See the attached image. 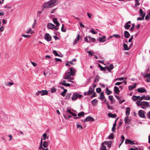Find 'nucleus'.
I'll use <instances>...</instances> for the list:
<instances>
[{"mask_svg": "<svg viewBox=\"0 0 150 150\" xmlns=\"http://www.w3.org/2000/svg\"><path fill=\"white\" fill-rule=\"evenodd\" d=\"M91 32L93 34H97L98 33L97 32H95L93 29H91L90 30Z\"/></svg>", "mask_w": 150, "mask_h": 150, "instance_id": "obj_49", "label": "nucleus"}, {"mask_svg": "<svg viewBox=\"0 0 150 150\" xmlns=\"http://www.w3.org/2000/svg\"><path fill=\"white\" fill-rule=\"evenodd\" d=\"M47 134L46 133H45L42 135V138L44 140H45L46 139L47 137Z\"/></svg>", "mask_w": 150, "mask_h": 150, "instance_id": "obj_45", "label": "nucleus"}, {"mask_svg": "<svg viewBox=\"0 0 150 150\" xmlns=\"http://www.w3.org/2000/svg\"><path fill=\"white\" fill-rule=\"evenodd\" d=\"M125 143L126 144H129L131 145L132 144H135V143H134V142L133 141H131L129 139H127L125 141Z\"/></svg>", "mask_w": 150, "mask_h": 150, "instance_id": "obj_18", "label": "nucleus"}, {"mask_svg": "<svg viewBox=\"0 0 150 150\" xmlns=\"http://www.w3.org/2000/svg\"><path fill=\"white\" fill-rule=\"evenodd\" d=\"M146 78V81L148 82H150V74H146L144 76Z\"/></svg>", "mask_w": 150, "mask_h": 150, "instance_id": "obj_17", "label": "nucleus"}, {"mask_svg": "<svg viewBox=\"0 0 150 150\" xmlns=\"http://www.w3.org/2000/svg\"><path fill=\"white\" fill-rule=\"evenodd\" d=\"M48 94V92L47 90H42L40 91V94L41 96H43L45 95H47Z\"/></svg>", "mask_w": 150, "mask_h": 150, "instance_id": "obj_20", "label": "nucleus"}, {"mask_svg": "<svg viewBox=\"0 0 150 150\" xmlns=\"http://www.w3.org/2000/svg\"><path fill=\"white\" fill-rule=\"evenodd\" d=\"M53 54L56 56H59V54L57 52V51L56 50H54L53 51Z\"/></svg>", "mask_w": 150, "mask_h": 150, "instance_id": "obj_50", "label": "nucleus"}, {"mask_svg": "<svg viewBox=\"0 0 150 150\" xmlns=\"http://www.w3.org/2000/svg\"><path fill=\"white\" fill-rule=\"evenodd\" d=\"M136 103L138 106H141L142 105V102H141L140 101L138 100L136 102Z\"/></svg>", "mask_w": 150, "mask_h": 150, "instance_id": "obj_46", "label": "nucleus"}, {"mask_svg": "<svg viewBox=\"0 0 150 150\" xmlns=\"http://www.w3.org/2000/svg\"><path fill=\"white\" fill-rule=\"evenodd\" d=\"M101 89L100 88H98L96 89V91L97 93H99L101 91Z\"/></svg>", "mask_w": 150, "mask_h": 150, "instance_id": "obj_53", "label": "nucleus"}, {"mask_svg": "<svg viewBox=\"0 0 150 150\" xmlns=\"http://www.w3.org/2000/svg\"><path fill=\"white\" fill-rule=\"evenodd\" d=\"M136 85L137 83H135L132 86H129L128 88L130 90H132L133 89L136 87Z\"/></svg>", "mask_w": 150, "mask_h": 150, "instance_id": "obj_27", "label": "nucleus"}, {"mask_svg": "<svg viewBox=\"0 0 150 150\" xmlns=\"http://www.w3.org/2000/svg\"><path fill=\"white\" fill-rule=\"evenodd\" d=\"M132 100L134 101H135L138 100L137 98L136 97V96H133L132 97Z\"/></svg>", "mask_w": 150, "mask_h": 150, "instance_id": "obj_54", "label": "nucleus"}, {"mask_svg": "<svg viewBox=\"0 0 150 150\" xmlns=\"http://www.w3.org/2000/svg\"><path fill=\"white\" fill-rule=\"evenodd\" d=\"M149 106V103L148 102L146 101H142L141 108L143 109H145L146 108Z\"/></svg>", "mask_w": 150, "mask_h": 150, "instance_id": "obj_4", "label": "nucleus"}, {"mask_svg": "<svg viewBox=\"0 0 150 150\" xmlns=\"http://www.w3.org/2000/svg\"><path fill=\"white\" fill-rule=\"evenodd\" d=\"M98 66L100 67V69L101 71H105V67H102L99 64Z\"/></svg>", "mask_w": 150, "mask_h": 150, "instance_id": "obj_48", "label": "nucleus"}, {"mask_svg": "<svg viewBox=\"0 0 150 150\" xmlns=\"http://www.w3.org/2000/svg\"><path fill=\"white\" fill-rule=\"evenodd\" d=\"M71 95V93H70L69 94H68L66 96L65 98L67 99H69Z\"/></svg>", "mask_w": 150, "mask_h": 150, "instance_id": "obj_56", "label": "nucleus"}, {"mask_svg": "<svg viewBox=\"0 0 150 150\" xmlns=\"http://www.w3.org/2000/svg\"><path fill=\"white\" fill-rule=\"evenodd\" d=\"M76 59L74 58V59H73V60H72L70 61L69 62V63L70 64H72V65H74L75 64L74 63H73V62H76Z\"/></svg>", "mask_w": 150, "mask_h": 150, "instance_id": "obj_39", "label": "nucleus"}, {"mask_svg": "<svg viewBox=\"0 0 150 150\" xmlns=\"http://www.w3.org/2000/svg\"><path fill=\"white\" fill-rule=\"evenodd\" d=\"M53 21L54 23L56 24L57 25H60L57 19L56 18H53Z\"/></svg>", "mask_w": 150, "mask_h": 150, "instance_id": "obj_25", "label": "nucleus"}, {"mask_svg": "<svg viewBox=\"0 0 150 150\" xmlns=\"http://www.w3.org/2000/svg\"><path fill=\"white\" fill-rule=\"evenodd\" d=\"M106 104L108 108V109L112 110V107L110 106V105H109V104H108V103L107 102H106Z\"/></svg>", "mask_w": 150, "mask_h": 150, "instance_id": "obj_58", "label": "nucleus"}, {"mask_svg": "<svg viewBox=\"0 0 150 150\" xmlns=\"http://www.w3.org/2000/svg\"><path fill=\"white\" fill-rule=\"evenodd\" d=\"M112 142L110 141H105L104 142V144H105V145L107 146L109 149L111 147V146Z\"/></svg>", "mask_w": 150, "mask_h": 150, "instance_id": "obj_10", "label": "nucleus"}, {"mask_svg": "<svg viewBox=\"0 0 150 150\" xmlns=\"http://www.w3.org/2000/svg\"><path fill=\"white\" fill-rule=\"evenodd\" d=\"M130 109L129 107H127L126 110V116L128 117L130 114Z\"/></svg>", "mask_w": 150, "mask_h": 150, "instance_id": "obj_23", "label": "nucleus"}, {"mask_svg": "<svg viewBox=\"0 0 150 150\" xmlns=\"http://www.w3.org/2000/svg\"><path fill=\"white\" fill-rule=\"evenodd\" d=\"M79 34H78V35L77 36L76 39L74 41V44H75L76 42V41H79Z\"/></svg>", "mask_w": 150, "mask_h": 150, "instance_id": "obj_43", "label": "nucleus"}, {"mask_svg": "<svg viewBox=\"0 0 150 150\" xmlns=\"http://www.w3.org/2000/svg\"><path fill=\"white\" fill-rule=\"evenodd\" d=\"M93 88H92V87H90L89 89L87 92L89 95H90L92 94L94 91Z\"/></svg>", "mask_w": 150, "mask_h": 150, "instance_id": "obj_26", "label": "nucleus"}, {"mask_svg": "<svg viewBox=\"0 0 150 150\" xmlns=\"http://www.w3.org/2000/svg\"><path fill=\"white\" fill-rule=\"evenodd\" d=\"M131 23V21H129L125 23L124 27L126 29V30L128 29H129V28L130 27L131 25H130L129 24V23Z\"/></svg>", "mask_w": 150, "mask_h": 150, "instance_id": "obj_15", "label": "nucleus"}, {"mask_svg": "<svg viewBox=\"0 0 150 150\" xmlns=\"http://www.w3.org/2000/svg\"><path fill=\"white\" fill-rule=\"evenodd\" d=\"M76 127L77 128L79 129V130H81L83 128L81 126L80 124L77 122L76 123Z\"/></svg>", "mask_w": 150, "mask_h": 150, "instance_id": "obj_36", "label": "nucleus"}, {"mask_svg": "<svg viewBox=\"0 0 150 150\" xmlns=\"http://www.w3.org/2000/svg\"><path fill=\"white\" fill-rule=\"evenodd\" d=\"M38 150H49L48 148H44L42 146H40Z\"/></svg>", "mask_w": 150, "mask_h": 150, "instance_id": "obj_44", "label": "nucleus"}, {"mask_svg": "<svg viewBox=\"0 0 150 150\" xmlns=\"http://www.w3.org/2000/svg\"><path fill=\"white\" fill-rule=\"evenodd\" d=\"M105 36H103L101 37H99L98 39V40L100 42H104L106 40L105 39Z\"/></svg>", "mask_w": 150, "mask_h": 150, "instance_id": "obj_14", "label": "nucleus"}, {"mask_svg": "<svg viewBox=\"0 0 150 150\" xmlns=\"http://www.w3.org/2000/svg\"><path fill=\"white\" fill-rule=\"evenodd\" d=\"M94 121V119L91 117L90 116H88L84 120H83V122H88L89 121Z\"/></svg>", "mask_w": 150, "mask_h": 150, "instance_id": "obj_9", "label": "nucleus"}, {"mask_svg": "<svg viewBox=\"0 0 150 150\" xmlns=\"http://www.w3.org/2000/svg\"><path fill=\"white\" fill-rule=\"evenodd\" d=\"M87 52L88 53L89 55L93 56L95 54V52L93 51L91 52L90 51H88Z\"/></svg>", "mask_w": 150, "mask_h": 150, "instance_id": "obj_38", "label": "nucleus"}, {"mask_svg": "<svg viewBox=\"0 0 150 150\" xmlns=\"http://www.w3.org/2000/svg\"><path fill=\"white\" fill-rule=\"evenodd\" d=\"M22 36L24 38H29L30 37V35H28L25 34H23L22 35Z\"/></svg>", "mask_w": 150, "mask_h": 150, "instance_id": "obj_47", "label": "nucleus"}, {"mask_svg": "<svg viewBox=\"0 0 150 150\" xmlns=\"http://www.w3.org/2000/svg\"><path fill=\"white\" fill-rule=\"evenodd\" d=\"M106 93L107 95H109L111 93V92L109 90L108 87L106 88Z\"/></svg>", "mask_w": 150, "mask_h": 150, "instance_id": "obj_37", "label": "nucleus"}, {"mask_svg": "<svg viewBox=\"0 0 150 150\" xmlns=\"http://www.w3.org/2000/svg\"><path fill=\"white\" fill-rule=\"evenodd\" d=\"M132 45V43L130 45H129L130 47H128V45L127 44H126L125 43H124L123 44V47H124V49L126 50H129V49L131 48V47Z\"/></svg>", "mask_w": 150, "mask_h": 150, "instance_id": "obj_12", "label": "nucleus"}, {"mask_svg": "<svg viewBox=\"0 0 150 150\" xmlns=\"http://www.w3.org/2000/svg\"><path fill=\"white\" fill-rule=\"evenodd\" d=\"M71 76H72V75H71V72H68L65 73L63 79H70Z\"/></svg>", "mask_w": 150, "mask_h": 150, "instance_id": "obj_6", "label": "nucleus"}, {"mask_svg": "<svg viewBox=\"0 0 150 150\" xmlns=\"http://www.w3.org/2000/svg\"><path fill=\"white\" fill-rule=\"evenodd\" d=\"M112 36L116 38H120V36L118 34H114Z\"/></svg>", "mask_w": 150, "mask_h": 150, "instance_id": "obj_52", "label": "nucleus"}, {"mask_svg": "<svg viewBox=\"0 0 150 150\" xmlns=\"http://www.w3.org/2000/svg\"><path fill=\"white\" fill-rule=\"evenodd\" d=\"M138 114L139 116L141 118H144L145 117V112L143 110H139Z\"/></svg>", "mask_w": 150, "mask_h": 150, "instance_id": "obj_8", "label": "nucleus"}, {"mask_svg": "<svg viewBox=\"0 0 150 150\" xmlns=\"http://www.w3.org/2000/svg\"><path fill=\"white\" fill-rule=\"evenodd\" d=\"M58 1V0H50L44 4V8H51L54 7L57 3Z\"/></svg>", "mask_w": 150, "mask_h": 150, "instance_id": "obj_1", "label": "nucleus"}, {"mask_svg": "<svg viewBox=\"0 0 150 150\" xmlns=\"http://www.w3.org/2000/svg\"><path fill=\"white\" fill-rule=\"evenodd\" d=\"M145 18L146 20H147L150 18V11L149 12V13L146 15Z\"/></svg>", "mask_w": 150, "mask_h": 150, "instance_id": "obj_41", "label": "nucleus"}, {"mask_svg": "<svg viewBox=\"0 0 150 150\" xmlns=\"http://www.w3.org/2000/svg\"><path fill=\"white\" fill-rule=\"evenodd\" d=\"M100 149L101 150H106V146L105 144H104V142L102 143L100 147Z\"/></svg>", "mask_w": 150, "mask_h": 150, "instance_id": "obj_22", "label": "nucleus"}, {"mask_svg": "<svg viewBox=\"0 0 150 150\" xmlns=\"http://www.w3.org/2000/svg\"><path fill=\"white\" fill-rule=\"evenodd\" d=\"M130 120L128 119V117L126 116L125 119V122L126 123L129 124L130 123Z\"/></svg>", "mask_w": 150, "mask_h": 150, "instance_id": "obj_32", "label": "nucleus"}, {"mask_svg": "<svg viewBox=\"0 0 150 150\" xmlns=\"http://www.w3.org/2000/svg\"><path fill=\"white\" fill-rule=\"evenodd\" d=\"M114 93L117 94H118L120 93V90L119 88L117 86H115L114 87Z\"/></svg>", "mask_w": 150, "mask_h": 150, "instance_id": "obj_19", "label": "nucleus"}, {"mask_svg": "<svg viewBox=\"0 0 150 150\" xmlns=\"http://www.w3.org/2000/svg\"><path fill=\"white\" fill-rule=\"evenodd\" d=\"M140 99L141 100H142L143 99H144V100H146V99H147V98H146V96H145V95H144L140 97Z\"/></svg>", "mask_w": 150, "mask_h": 150, "instance_id": "obj_51", "label": "nucleus"}, {"mask_svg": "<svg viewBox=\"0 0 150 150\" xmlns=\"http://www.w3.org/2000/svg\"><path fill=\"white\" fill-rule=\"evenodd\" d=\"M124 34L125 37L126 38H128L130 35V34L127 31H125L124 32Z\"/></svg>", "mask_w": 150, "mask_h": 150, "instance_id": "obj_29", "label": "nucleus"}, {"mask_svg": "<svg viewBox=\"0 0 150 150\" xmlns=\"http://www.w3.org/2000/svg\"><path fill=\"white\" fill-rule=\"evenodd\" d=\"M84 115V112L82 111L80 112L78 114V116L79 117L83 116Z\"/></svg>", "mask_w": 150, "mask_h": 150, "instance_id": "obj_42", "label": "nucleus"}, {"mask_svg": "<svg viewBox=\"0 0 150 150\" xmlns=\"http://www.w3.org/2000/svg\"><path fill=\"white\" fill-rule=\"evenodd\" d=\"M66 81L62 79L61 81L60 84L63 85V84H65Z\"/></svg>", "mask_w": 150, "mask_h": 150, "instance_id": "obj_57", "label": "nucleus"}, {"mask_svg": "<svg viewBox=\"0 0 150 150\" xmlns=\"http://www.w3.org/2000/svg\"><path fill=\"white\" fill-rule=\"evenodd\" d=\"M140 14L139 16L142 17V18L144 19L145 16L146 15V13L142 11V9L140 8L139 10Z\"/></svg>", "mask_w": 150, "mask_h": 150, "instance_id": "obj_13", "label": "nucleus"}, {"mask_svg": "<svg viewBox=\"0 0 150 150\" xmlns=\"http://www.w3.org/2000/svg\"><path fill=\"white\" fill-rule=\"evenodd\" d=\"M100 97H99V99L103 100L105 98V96L104 95V92H101L100 94Z\"/></svg>", "mask_w": 150, "mask_h": 150, "instance_id": "obj_28", "label": "nucleus"}, {"mask_svg": "<svg viewBox=\"0 0 150 150\" xmlns=\"http://www.w3.org/2000/svg\"><path fill=\"white\" fill-rule=\"evenodd\" d=\"M113 65L112 64H109L107 67V70L109 71H111V70L113 69Z\"/></svg>", "mask_w": 150, "mask_h": 150, "instance_id": "obj_11", "label": "nucleus"}, {"mask_svg": "<svg viewBox=\"0 0 150 150\" xmlns=\"http://www.w3.org/2000/svg\"><path fill=\"white\" fill-rule=\"evenodd\" d=\"M147 117L148 119H150V111L147 113Z\"/></svg>", "mask_w": 150, "mask_h": 150, "instance_id": "obj_64", "label": "nucleus"}, {"mask_svg": "<svg viewBox=\"0 0 150 150\" xmlns=\"http://www.w3.org/2000/svg\"><path fill=\"white\" fill-rule=\"evenodd\" d=\"M14 84V83L11 82H8L7 84H6V86H10L12 85H13Z\"/></svg>", "mask_w": 150, "mask_h": 150, "instance_id": "obj_40", "label": "nucleus"}, {"mask_svg": "<svg viewBox=\"0 0 150 150\" xmlns=\"http://www.w3.org/2000/svg\"><path fill=\"white\" fill-rule=\"evenodd\" d=\"M61 30L63 32H65L66 31V30L65 29H64V24L62 25V26L61 28Z\"/></svg>", "mask_w": 150, "mask_h": 150, "instance_id": "obj_61", "label": "nucleus"}, {"mask_svg": "<svg viewBox=\"0 0 150 150\" xmlns=\"http://www.w3.org/2000/svg\"><path fill=\"white\" fill-rule=\"evenodd\" d=\"M108 138L110 139H113L114 138L113 134L112 133L110 134L108 137Z\"/></svg>", "mask_w": 150, "mask_h": 150, "instance_id": "obj_33", "label": "nucleus"}, {"mask_svg": "<svg viewBox=\"0 0 150 150\" xmlns=\"http://www.w3.org/2000/svg\"><path fill=\"white\" fill-rule=\"evenodd\" d=\"M87 15L89 18H91V16L92 15V14L89 13L88 12H87Z\"/></svg>", "mask_w": 150, "mask_h": 150, "instance_id": "obj_62", "label": "nucleus"}, {"mask_svg": "<svg viewBox=\"0 0 150 150\" xmlns=\"http://www.w3.org/2000/svg\"><path fill=\"white\" fill-rule=\"evenodd\" d=\"M137 91L141 93L146 92V89L144 88H140L137 89Z\"/></svg>", "mask_w": 150, "mask_h": 150, "instance_id": "obj_16", "label": "nucleus"}, {"mask_svg": "<svg viewBox=\"0 0 150 150\" xmlns=\"http://www.w3.org/2000/svg\"><path fill=\"white\" fill-rule=\"evenodd\" d=\"M56 90L55 88H52L51 89V92L52 93L55 92Z\"/></svg>", "mask_w": 150, "mask_h": 150, "instance_id": "obj_60", "label": "nucleus"}, {"mask_svg": "<svg viewBox=\"0 0 150 150\" xmlns=\"http://www.w3.org/2000/svg\"><path fill=\"white\" fill-rule=\"evenodd\" d=\"M109 98L110 100L112 101L113 99V97L112 96H109Z\"/></svg>", "mask_w": 150, "mask_h": 150, "instance_id": "obj_63", "label": "nucleus"}, {"mask_svg": "<svg viewBox=\"0 0 150 150\" xmlns=\"http://www.w3.org/2000/svg\"><path fill=\"white\" fill-rule=\"evenodd\" d=\"M69 72H71V74L72 76H74L75 74L76 71L74 69L71 68L69 69Z\"/></svg>", "mask_w": 150, "mask_h": 150, "instance_id": "obj_21", "label": "nucleus"}, {"mask_svg": "<svg viewBox=\"0 0 150 150\" xmlns=\"http://www.w3.org/2000/svg\"><path fill=\"white\" fill-rule=\"evenodd\" d=\"M36 22V20L35 19L34 20V22L32 26V27L33 28H35V24Z\"/></svg>", "mask_w": 150, "mask_h": 150, "instance_id": "obj_55", "label": "nucleus"}, {"mask_svg": "<svg viewBox=\"0 0 150 150\" xmlns=\"http://www.w3.org/2000/svg\"><path fill=\"white\" fill-rule=\"evenodd\" d=\"M98 100L96 99H93L92 101V104L94 105L95 106L97 104V102Z\"/></svg>", "mask_w": 150, "mask_h": 150, "instance_id": "obj_35", "label": "nucleus"}, {"mask_svg": "<svg viewBox=\"0 0 150 150\" xmlns=\"http://www.w3.org/2000/svg\"><path fill=\"white\" fill-rule=\"evenodd\" d=\"M33 30H32L31 28H30L27 30L25 33L27 34L30 33L32 34L33 33Z\"/></svg>", "mask_w": 150, "mask_h": 150, "instance_id": "obj_31", "label": "nucleus"}, {"mask_svg": "<svg viewBox=\"0 0 150 150\" xmlns=\"http://www.w3.org/2000/svg\"><path fill=\"white\" fill-rule=\"evenodd\" d=\"M108 115L109 117L112 118H115L116 117V114H112L111 113H108Z\"/></svg>", "mask_w": 150, "mask_h": 150, "instance_id": "obj_30", "label": "nucleus"}, {"mask_svg": "<svg viewBox=\"0 0 150 150\" xmlns=\"http://www.w3.org/2000/svg\"><path fill=\"white\" fill-rule=\"evenodd\" d=\"M47 27L49 29H52L54 28V25L52 23H49L48 24Z\"/></svg>", "mask_w": 150, "mask_h": 150, "instance_id": "obj_24", "label": "nucleus"}, {"mask_svg": "<svg viewBox=\"0 0 150 150\" xmlns=\"http://www.w3.org/2000/svg\"><path fill=\"white\" fill-rule=\"evenodd\" d=\"M82 97V95H81L80 94L78 93H76L73 94L71 99L72 100H74L78 98H81Z\"/></svg>", "mask_w": 150, "mask_h": 150, "instance_id": "obj_3", "label": "nucleus"}, {"mask_svg": "<svg viewBox=\"0 0 150 150\" xmlns=\"http://www.w3.org/2000/svg\"><path fill=\"white\" fill-rule=\"evenodd\" d=\"M84 40L88 43H90L91 41L94 42L96 40L94 38L91 37L90 36H86L84 38Z\"/></svg>", "mask_w": 150, "mask_h": 150, "instance_id": "obj_2", "label": "nucleus"}, {"mask_svg": "<svg viewBox=\"0 0 150 150\" xmlns=\"http://www.w3.org/2000/svg\"><path fill=\"white\" fill-rule=\"evenodd\" d=\"M99 77L98 76V75H96L94 79V82H97L99 81Z\"/></svg>", "mask_w": 150, "mask_h": 150, "instance_id": "obj_34", "label": "nucleus"}, {"mask_svg": "<svg viewBox=\"0 0 150 150\" xmlns=\"http://www.w3.org/2000/svg\"><path fill=\"white\" fill-rule=\"evenodd\" d=\"M45 39L47 41H50L52 40L51 36L48 33H46L45 35Z\"/></svg>", "mask_w": 150, "mask_h": 150, "instance_id": "obj_7", "label": "nucleus"}, {"mask_svg": "<svg viewBox=\"0 0 150 150\" xmlns=\"http://www.w3.org/2000/svg\"><path fill=\"white\" fill-rule=\"evenodd\" d=\"M48 145V143L46 141H44L42 143V138H41L40 146L41 145L44 148H47V147Z\"/></svg>", "mask_w": 150, "mask_h": 150, "instance_id": "obj_5", "label": "nucleus"}, {"mask_svg": "<svg viewBox=\"0 0 150 150\" xmlns=\"http://www.w3.org/2000/svg\"><path fill=\"white\" fill-rule=\"evenodd\" d=\"M122 82H117L115 84V85L116 86H118L121 84L122 83Z\"/></svg>", "mask_w": 150, "mask_h": 150, "instance_id": "obj_59", "label": "nucleus"}]
</instances>
